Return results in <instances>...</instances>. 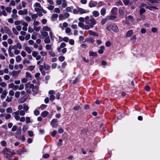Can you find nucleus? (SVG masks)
<instances>
[{
	"label": "nucleus",
	"instance_id": "f257e3e1",
	"mask_svg": "<svg viewBox=\"0 0 160 160\" xmlns=\"http://www.w3.org/2000/svg\"><path fill=\"white\" fill-rule=\"evenodd\" d=\"M28 97L27 95H25L22 98H20L18 101L19 103H22L25 102L27 99Z\"/></svg>",
	"mask_w": 160,
	"mask_h": 160
},
{
	"label": "nucleus",
	"instance_id": "f03ea898",
	"mask_svg": "<svg viewBox=\"0 0 160 160\" xmlns=\"http://www.w3.org/2000/svg\"><path fill=\"white\" fill-rule=\"evenodd\" d=\"M28 11L27 9H24L23 10H20L18 12V13L20 15H26L28 13Z\"/></svg>",
	"mask_w": 160,
	"mask_h": 160
},
{
	"label": "nucleus",
	"instance_id": "7ed1b4c3",
	"mask_svg": "<svg viewBox=\"0 0 160 160\" xmlns=\"http://www.w3.org/2000/svg\"><path fill=\"white\" fill-rule=\"evenodd\" d=\"M133 19V17L131 15H129L126 18V23L128 24L129 23V21H132Z\"/></svg>",
	"mask_w": 160,
	"mask_h": 160
},
{
	"label": "nucleus",
	"instance_id": "20e7f679",
	"mask_svg": "<svg viewBox=\"0 0 160 160\" xmlns=\"http://www.w3.org/2000/svg\"><path fill=\"white\" fill-rule=\"evenodd\" d=\"M34 86V85L33 84H31L30 82H28L25 85V88L31 89Z\"/></svg>",
	"mask_w": 160,
	"mask_h": 160
},
{
	"label": "nucleus",
	"instance_id": "39448f33",
	"mask_svg": "<svg viewBox=\"0 0 160 160\" xmlns=\"http://www.w3.org/2000/svg\"><path fill=\"white\" fill-rule=\"evenodd\" d=\"M112 30L115 32H118V28L117 26L115 24L111 25Z\"/></svg>",
	"mask_w": 160,
	"mask_h": 160
},
{
	"label": "nucleus",
	"instance_id": "423d86ee",
	"mask_svg": "<svg viewBox=\"0 0 160 160\" xmlns=\"http://www.w3.org/2000/svg\"><path fill=\"white\" fill-rule=\"evenodd\" d=\"M58 120L56 119H53L51 122V124L53 127H55L56 126V123L57 122Z\"/></svg>",
	"mask_w": 160,
	"mask_h": 160
},
{
	"label": "nucleus",
	"instance_id": "0eeeda50",
	"mask_svg": "<svg viewBox=\"0 0 160 160\" xmlns=\"http://www.w3.org/2000/svg\"><path fill=\"white\" fill-rule=\"evenodd\" d=\"M118 8L116 7H114L112 9L111 12L113 15H116L118 13Z\"/></svg>",
	"mask_w": 160,
	"mask_h": 160
},
{
	"label": "nucleus",
	"instance_id": "6e6552de",
	"mask_svg": "<svg viewBox=\"0 0 160 160\" xmlns=\"http://www.w3.org/2000/svg\"><path fill=\"white\" fill-rule=\"evenodd\" d=\"M108 20H113L117 18V16H115L110 15L106 17Z\"/></svg>",
	"mask_w": 160,
	"mask_h": 160
},
{
	"label": "nucleus",
	"instance_id": "1a4fd4ad",
	"mask_svg": "<svg viewBox=\"0 0 160 160\" xmlns=\"http://www.w3.org/2000/svg\"><path fill=\"white\" fill-rule=\"evenodd\" d=\"M2 152H3L4 154H7V153H8V152H9L10 153H11V150L7 148H5L4 149Z\"/></svg>",
	"mask_w": 160,
	"mask_h": 160
},
{
	"label": "nucleus",
	"instance_id": "9d476101",
	"mask_svg": "<svg viewBox=\"0 0 160 160\" xmlns=\"http://www.w3.org/2000/svg\"><path fill=\"white\" fill-rule=\"evenodd\" d=\"M89 34L90 35L95 37H98V34L96 32H94L92 30H89L88 31Z\"/></svg>",
	"mask_w": 160,
	"mask_h": 160
},
{
	"label": "nucleus",
	"instance_id": "9b49d317",
	"mask_svg": "<svg viewBox=\"0 0 160 160\" xmlns=\"http://www.w3.org/2000/svg\"><path fill=\"white\" fill-rule=\"evenodd\" d=\"M38 89V86H35L32 88V91L35 93H37Z\"/></svg>",
	"mask_w": 160,
	"mask_h": 160
},
{
	"label": "nucleus",
	"instance_id": "f8f14e48",
	"mask_svg": "<svg viewBox=\"0 0 160 160\" xmlns=\"http://www.w3.org/2000/svg\"><path fill=\"white\" fill-rule=\"evenodd\" d=\"M89 54L90 56L97 57V54L96 52L91 51H89Z\"/></svg>",
	"mask_w": 160,
	"mask_h": 160
},
{
	"label": "nucleus",
	"instance_id": "ddd939ff",
	"mask_svg": "<svg viewBox=\"0 0 160 160\" xmlns=\"http://www.w3.org/2000/svg\"><path fill=\"white\" fill-rule=\"evenodd\" d=\"M133 33V31L132 30L128 31L126 33V36L127 37H130L131 36Z\"/></svg>",
	"mask_w": 160,
	"mask_h": 160
},
{
	"label": "nucleus",
	"instance_id": "4468645a",
	"mask_svg": "<svg viewBox=\"0 0 160 160\" xmlns=\"http://www.w3.org/2000/svg\"><path fill=\"white\" fill-rule=\"evenodd\" d=\"M100 49H99L98 52L99 54H102L103 52V50L104 49L105 47L103 46H101L100 47Z\"/></svg>",
	"mask_w": 160,
	"mask_h": 160
},
{
	"label": "nucleus",
	"instance_id": "2eb2a0df",
	"mask_svg": "<svg viewBox=\"0 0 160 160\" xmlns=\"http://www.w3.org/2000/svg\"><path fill=\"white\" fill-rule=\"evenodd\" d=\"M8 93V92L6 90H4L2 92V95L1 96V98L4 99L6 97Z\"/></svg>",
	"mask_w": 160,
	"mask_h": 160
},
{
	"label": "nucleus",
	"instance_id": "dca6fc26",
	"mask_svg": "<svg viewBox=\"0 0 160 160\" xmlns=\"http://www.w3.org/2000/svg\"><path fill=\"white\" fill-rule=\"evenodd\" d=\"M51 41L49 36L45 37L44 39V42L45 43H49Z\"/></svg>",
	"mask_w": 160,
	"mask_h": 160
},
{
	"label": "nucleus",
	"instance_id": "f3484780",
	"mask_svg": "<svg viewBox=\"0 0 160 160\" xmlns=\"http://www.w3.org/2000/svg\"><path fill=\"white\" fill-rule=\"evenodd\" d=\"M49 114V112L48 111H44L42 112L41 115L44 118L47 117Z\"/></svg>",
	"mask_w": 160,
	"mask_h": 160
},
{
	"label": "nucleus",
	"instance_id": "a211bd4d",
	"mask_svg": "<svg viewBox=\"0 0 160 160\" xmlns=\"http://www.w3.org/2000/svg\"><path fill=\"white\" fill-rule=\"evenodd\" d=\"M78 12H79L81 14H83L86 13V12L85 10L80 8H78Z\"/></svg>",
	"mask_w": 160,
	"mask_h": 160
},
{
	"label": "nucleus",
	"instance_id": "6ab92c4d",
	"mask_svg": "<svg viewBox=\"0 0 160 160\" xmlns=\"http://www.w3.org/2000/svg\"><path fill=\"white\" fill-rule=\"evenodd\" d=\"M106 10L105 8H102L100 11L101 14L102 16H104L106 14Z\"/></svg>",
	"mask_w": 160,
	"mask_h": 160
},
{
	"label": "nucleus",
	"instance_id": "aec40b11",
	"mask_svg": "<svg viewBox=\"0 0 160 160\" xmlns=\"http://www.w3.org/2000/svg\"><path fill=\"white\" fill-rule=\"evenodd\" d=\"M41 35L44 37H46L48 36V33L46 31H43L41 32Z\"/></svg>",
	"mask_w": 160,
	"mask_h": 160
},
{
	"label": "nucleus",
	"instance_id": "412c9836",
	"mask_svg": "<svg viewBox=\"0 0 160 160\" xmlns=\"http://www.w3.org/2000/svg\"><path fill=\"white\" fill-rule=\"evenodd\" d=\"M91 18L90 20L92 24L93 25H95L96 23V20L92 17V16L91 17Z\"/></svg>",
	"mask_w": 160,
	"mask_h": 160
},
{
	"label": "nucleus",
	"instance_id": "4be33fe9",
	"mask_svg": "<svg viewBox=\"0 0 160 160\" xmlns=\"http://www.w3.org/2000/svg\"><path fill=\"white\" fill-rule=\"evenodd\" d=\"M94 40L92 38H87L85 40V42H90L92 43H93L94 42Z\"/></svg>",
	"mask_w": 160,
	"mask_h": 160
},
{
	"label": "nucleus",
	"instance_id": "5701e85b",
	"mask_svg": "<svg viewBox=\"0 0 160 160\" xmlns=\"http://www.w3.org/2000/svg\"><path fill=\"white\" fill-rule=\"evenodd\" d=\"M92 14L93 16L95 17H98L99 15V12L97 11H93L92 12Z\"/></svg>",
	"mask_w": 160,
	"mask_h": 160
},
{
	"label": "nucleus",
	"instance_id": "b1692460",
	"mask_svg": "<svg viewBox=\"0 0 160 160\" xmlns=\"http://www.w3.org/2000/svg\"><path fill=\"white\" fill-rule=\"evenodd\" d=\"M147 1H149L151 3H160V0H147Z\"/></svg>",
	"mask_w": 160,
	"mask_h": 160
},
{
	"label": "nucleus",
	"instance_id": "393cba45",
	"mask_svg": "<svg viewBox=\"0 0 160 160\" xmlns=\"http://www.w3.org/2000/svg\"><path fill=\"white\" fill-rule=\"evenodd\" d=\"M146 12L145 10L142 8H140L139 10V14L140 15H142L143 13H144Z\"/></svg>",
	"mask_w": 160,
	"mask_h": 160
},
{
	"label": "nucleus",
	"instance_id": "a878e982",
	"mask_svg": "<svg viewBox=\"0 0 160 160\" xmlns=\"http://www.w3.org/2000/svg\"><path fill=\"white\" fill-rule=\"evenodd\" d=\"M4 28H5L6 31V33L9 35L11 34L12 33V32L11 30L8 28L7 27L5 26Z\"/></svg>",
	"mask_w": 160,
	"mask_h": 160
},
{
	"label": "nucleus",
	"instance_id": "bb28decb",
	"mask_svg": "<svg viewBox=\"0 0 160 160\" xmlns=\"http://www.w3.org/2000/svg\"><path fill=\"white\" fill-rule=\"evenodd\" d=\"M15 114V115L14 116V118L17 121H18L20 120V117L18 115V113L17 112H14Z\"/></svg>",
	"mask_w": 160,
	"mask_h": 160
},
{
	"label": "nucleus",
	"instance_id": "cd10ccee",
	"mask_svg": "<svg viewBox=\"0 0 160 160\" xmlns=\"http://www.w3.org/2000/svg\"><path fill=\"white\" fill-rule=\"evenodd\" d=\"M48 53L52 57H54L55 56V53L54 52L52 51V49L48 52Z\"/></svg>",
	"mask_w": 160,
	"mask_h": 160
},
{
	"label": "nucleus",
	"instance_id": "c85d7f7f",
	"mask_svg": "<svg viewBox=\"0 0 160 160\" xmlns=\"http://www.w3.org/2000/svg\"><path fill=\"white\" fill-rule=\"evenodd\" d=\"M88 6L90 8H92L95 6V5L92 2V1L91 0L88 4Z\"/></svg>",
	"mask_w": 160,
	"mask_h": 160
},
{
	"label": "nucleus",
	"instance_id": "c756f323",
	"mask_svg": "<svg viewBox=\"0 0 160 160\" xmlns=\"http://www.w3.org/2000/svg\"><path fill=\"white\" fill-rule=\"evenodd\" d=\"M58 15L57 14H53L52 16V20L53 21H54L55 20V19L58 18Z\"/></svg>",
	"mask_w": 160,
	"mask_h": 160
},
{
	"label": "nucleus",
	"instance_id": "7c9ffc66",
	"mask_svg": "<svg viewBox=\"0 0 160 160\" xmlns=\"http://www.w3.org/2000/svg\"><path fill=\"white\" fill-rule=\"evenodd\" d=\"M34 7L35 8H42L40 3L38 2L35 3L34 5Z\"/></svg>",
	"mask_w": 160,
	"mask_h": 160
},
{
	"label": "nucleus",
	"instance_id": "2f4dec72",
	"mask_svg": "<svg viewBox=\"0 0 160 160\" xmlns=\"http://www.w3.org/2000/svg\"><path fill=\"white\" fill-rule=\"evenodd\" d=\"M4 157L9 160L11 159V155L8 153H7V154H4Z\"/></svg>",
	"mask_w": 160,
	"mask_h": 160
},
{
	"label": "nucleus",
	"instance_id": "473e14b6",
	"mask_svg": "<svg viewBox=\"0 0 160 160\" xmlns=\"http://www.w3.org/2000/svg\"><path fill=\"white\" fill-rule=\"evenodd\" d=\"M25 50L29 53L30 54L31 53L32 51L31 49L28 46H27L25 48Z\"/></svg>",
	"mask_w": 160,
	"mask_h": 160
},
{
	"label": "nucleus",
	"instance_id": "72a5a7b5",
	"mask_svg": "<svg viewBox=\"0 0 160 160\" xmlns=\"http://www.w3.org/2000/svg\"><path fill=\"white\" fill-rule=\"evenodd\" d=\"M43 29L45 31H49L51 30V29L48 26H45L43 27Z\"/></svg>",
	"mask_w": 160,
	"mask_h": 160
},
{
	"label": "nucleus",
	"instance_id": "f704fd0d",
	"mask_svg": "<svg viewBox=\"0 0 160 160\" xmlns=\"http://www.w3.org/2000/svg\"><path fill=\"white\" fill-rule=\"evenodd\" d=\"M78 26L79 27L83 29H84L85 26L84 24L82 22H79L78 23Z\"/></svg>",
	"mask_w": 160,
	"mask_h": 160
},
{
	"label": "nucleus",
	"instance_id": "c9c22d12",
	"mask_svg": "<svg viewBox=\"0 0 160 160\" xmlns=\"http://www.w3.org/2000/svg\"><path fill=\"white\" fill-rule=\"evenodd\" d=\"M14 47H15L17 48H19L21 49L22 48V46L21 44L19 43H17L16 45L14 46Z\"/></svg>",
	"mask_w": 160,
	"mask_h": 160
},
{
	"label": "nucleus",
	"instance_id": "e433bc0d",
	"mask_svg": "<svg viewBox=\"0 0 160 160\" xmlns=\"http://www.w3.org/2000/svg\"><path fill=\"white\" fill-rule=\"evenodd\" d=\"M11 74H12L13 77L15 76L17 77L18 76L17 73V72H16V71H15L14 70L12 72Z\"/></svg>",
	"mask_w": 160,
	"mask_h": 160
},
{
	"label": "nucleus",
	"instance_id": "4c0bfd02",
	"mask_svg": "<svg viewBox=\"0 0 160 160\" xmlns=\"http://www.w3.org/2000/svg\"><path fill=\"white\" fill-rule=\"evenodd\" d=\"M21 58L20 56L18 55L16 56V62H19L21 61Z\"/></svg>",
	"mask_w": 160,
	"mask_h": 160
},
{
	"label": "nucleus",
	"instance_id": "58836bf2",
	"mask_svg": "<svg viewBox=\"0 0 160 160\" xmlns=\"http://www.w3.org/2000/svg\"><path fill=\"white\" fill-rule=\"evenodd\" d=\"M12 98H13L12 97H9L8 96H7L6 101L8 102H11L12 101Z\"/></svg>",
	"mask_w": 160,
	"mask_h": 160
},
{
	"label": "nucleus",
	"instance_id": "ea45409f",
	"mask_svg": "<svg viewBox=\"0 0 160 160\" xmlns=\"http://www.w3.org/2000/svg\"><path fill=\"white\" fill-rule=\"evenodd\" d=\"M32 77L31 74L29 72H26V77L27 78H31Z\"/></svg>",
	"mask_w": 160,
	"mask_h": 160
},
{
	"label": "nucleus",
	"instance_id": "a19ab883",
	"mask_svg": "<svg viewBox=\"0 0 160 160\" xmlns=\"http://www.w3.org/2000/svg\"><path fill=\"white\" fill-rule=\"evenodd\" d=\"M6 111L7 113H11L12 112V109L10 107L8 108Z\"/></svg>",
	"mask_w": 160,
	"mask_h": 160
},
{
	"label": "nucleus",
	"instance_id": "79ce46f5",
	"mask_svg": "<svg viewBox=\"0 0 160 160\" xmlns=\"http://www.w3.org/2000/svg\"><path fill=\"white\" fill-rule=\"evenodd\" d=\"M108 20V19H107V18L106 17V18H104L101 21V23L102 25H103L104 24L105 22H106Z\"/></svg>",
	"mask_w": 160,
	"mask_h": 160
},
{
	"label": "nucleus",
	"instance_id": "37998d69",
	"mask_svg": "<svg viewBox=\"0 0 160 160\" xmlns=\"http://www.w3.org/2000/svg\"><path fill=\"white\" fill-rule=\"evenodd\" d=\"M137 38L136 36V35H134L132 37H131L130 38V40L131 41H132L133 42H135Z\"/></svg>",
	"mask_w": 160,
	"mask_h": 160
},
{
	"label": "nucleus",
	"instance_id": "c03bdc74",
	"mask_svg": "<svg viewBox=\"0 0 160 160\" xmlns=\"http://www.w3.org/2000/svg\"><path fill=\"white\" fill-rule=\"evenodd\" d=\"M41 28L40 27H37L36 26H34V29L36 32H38Z\"/></svg>",
	"mask_w": 160,
	"mask_h": 160
},
{
	"label": "nucleus",
	"instance_id": "a18cd8bd",
	"mask_svg": "<svg viewBox=\"0 0 160 160\" xmlns=\"http://www.w3.org/2000/svg\"><path fill=\"white\" fill-rule=\"evenodd\" d=\"M21 24L24 26H28V23L24 22V21L23 20H21Z\"/></svg>",
	"mask_w": 160,
	"mask_h": 160
},
{
	"label": "nucleus",
	"instance_id": "49530a36",
	"mask_svg": "<svg viewBox=\"0 0 160 160\" xmlns=\"http://www.w3.org/2000/svg\"><path fill=\"white\" fill-rule=\"evenodd\" d=\"M65 59V57L64 56H60L58 58V60L61 62L63 61Z\"/></svg>",
	"mask_w": 160,
	"mask_h": 160
},
{
	"label": "nucleus",
	"instance_id": "de8ad7c7",
	"mask_svg": "<svg viewBox=\"0 0 160 160\" xmlns=\"http://www.w3.org/2000/svg\"><path fill=\"white\" fill-rule=\"evenodd\" d=\"M38 54V53L36 51H33L32 52V55L34 57H36Z\"/></svg>",
	"mask_w": 160,
	"mask_h": 160
},
{
	"label": "nucleus",
	"instance_id": "09e8293b",
	"mask_svg": "<svg viewBox=\"0 0 160 160\" xmlns=\"http://www.w3.org/2000/svg\"><path fill=\"white\" fill-rule=\"evenodd\" d=\"M49 35L52 40L54 39V36L53 35V33L51 31H50L49 32Z\"/></svg>",
	"mask_w": 160,
	"mask_h": 160
},
{
	"label": "nucleus",
	"instance_id": "8fccbe9b",
	"mask_svg": "<svg viewBox=\"0 0 160 160\" xmlns=\"http://www.w3.org/2000/svg\"><path fill=\"white\" fill-rule=\"evenodd\" d=\"M12 31L13 32V33L15 35H18V32L16 30V28H12Z\"/></svg>",
	"mask_w": 160,
	"mask_h": 160
},
{
	"label": "nucleus",
	"instance_id": "3c124183",
	"mask_svg": "<svg viewBox=\"0 0 160 160\" xmlns=\"http://www.w3.org/2000/svg\"><path fill=\"white\" fill-rule=\"evenodd\" d=\"M47 105H44L43 104H42L41 105L40 107V108L42 110H43L46 108L47 107Z\"/></svg>",
	"mask_w": 160,
	"mask_h": 160
},
{
	"label": "nucleus",
	"instance_id": "603ef678",
	"mask_svg": "<svg viewBox=\"0 0 160 160\" xmlns=\"http://www.w3.org/2000/svg\"><path fill=\"white\" fill-rule=\"evenodd\" d=\"M44 68L46 70H48L50 68V66L48 65H44Z\"/></svg>",
	"mask_w": 160,
	"mask_h": 160
},
{
	"label": "nucleus",
	"instance_id": "864d4df0",
	"mask_svg": "<svg viewBox=\"0 0 160 160\" xmlns=\"http://www.w3.org/2000/svg\"><path fill=\"white\" fill-rule=\"evenodd\" d=\"M34 113L35 115L37 116L39 114L40 112L38 110H36L34 111Z\"/></svg>",
	"mask_w": 160,
	"mask_h": 160
},
{
	"label": "nucleus",
	"instance_id": "5fc2aeb1",
	"mask_svg": "<svg viewBox=\"0 0 160 160\" xmlns=\"http://www.w3.org/2000/svg\"><path fill=\"white\" fill-rule=\"evenodd\" d=\"M34 68L35 66H30L28 67V69L30 71H32Z\"/></svg>",
	"mask_w": 160,
	"mask_h": 160
},
{
	"label": "nucleus",
	"instance_id": "6e6d98bb",
	"mask_svg": "<svg viewBox=\"0 0 160 160\" xmlns=\"http://www.w3.org/2000/svg\"><path fill=\"white\" fill-rule=\"evenodd\" d=\"M38 17V15L37 14H34L31 15V17L32 19H36Z\"/></svg>",
	"mask_w": 160,
	"mask_h": 160
},
{
	"label": "nucleus",
	"instance_id": "4d7b16f0",
	"mask_svg": "<svg viewBox=\"0 0 160 160\" xmlns=\"http://www.w3.org/2000/svg\"><path fill=\"white\" fill-rule=\"evenodd\" d=\"M25 20L28 22H29L31 21V19L30 17L29 16H26L25 17Z\"/></svg>",
	"mask_w": 160,
	"mask_h": 160
},
{
	"label": "nucleus",
	"instance_id": "13d9d810",
	"mask_svg": "<svg viewBox=\"0 0 160 160\" xmlns=\"http://www.w3.org/2000/svg\"><path fill=\"white\" fill-rule=\"evenodd\" d=\"M12 8L10 7H7L6 8V10L8 12H11Z\"/></svg>",
	"mask_w": 160,
	"mask_h": 160
},
{
	"label": "nucleus",
	"instance_id": "bf43d9fd",
	"mask_svg": "<svg viewBox=\"0 0 160 160\" xmlns=\"http://www.w3.org/2000/svg\"><path fill=\"white\" fill-rule=\"evenodd\" d=\"M40 54L42 56H44L46 55L47 54V52L42 51L40 52Z\"/></svg>",
	"mask_w": 160,
	"mask_h": 160
},
{
	"label": "nucleus",
	"instance_id": "052dcab7",
	"mask_svg": "<svg viewBox=\"0 0 160 160\" xmlns=\"http://www.w3.org/2000/svg\"><path fill=\"white\" fill-rule=\"evenodd\" d=\"M1 145L2 146L4 147L6 145V142L5 140H3L1 142Z\"/></svg>",
	"mask_w": 160,
	"mask_h": 160
},
{
	"label": "nucleus",
	"instance_id": "680f3d73",
	"mask_svg": "<svg viewBox=\"0 0 160 160\" xmlns=\"http://www.w3.org/2000/svg\"><path fill=\"white\" fill-rule=\"evenodd\" d=\"M20 93L19 92L17 91L15 93V97L16 98H18L19 97Z\"/></svg>",
	"mask_w": 160,
	"mask_h": 160
},
{
	"label": "nucleus",
	"instance_id": "e2e57ef3",
	"mask_svg": "<svg viewBox=\"0 0 160 160\" xmlns=\"http://www.w3.org/2000/svg\"><path fill=\"white\" fill-rule=\"evenodd\" d=\"M123 2L125 5H128V4L129 1V0H122Z\"/></svg>",
	"mask_w": 160,
	"mask_h": 160
},
{
	"label": "nucleus",
	"instance_id": "0e129e2a",
	"mask_svg": "<svg viewBox=\"0 0 160 160\" xmlns=\"http://www.w3.org/2000/svg\"><path fill=\"white\" fill-rule=\"evenodd\" d=\"M11 117V115L10 114H7L5 116V118L6 120L8 119Z\"/></svg>",
	"mask_w": 160,
	"mask_h": 160
},
{
	"label": "nucleus",
	"instance_id": "69168bd1",
	"mask_svg": "<svg viewBox=\"0 0 160 160\" xmlns=\"http://www.w3.org/2000/svg\"><path fill=\"white\" fill-rule=\"evenodd\" d=\"M28 127L27 125H24L22 128V130L23 132H25L28 129Z\"/></svg>",
	"mask_w": 160,
	"mask_h": 160
},
{
	"label": "nucleus",
	"instance_id": "338daca9",
	"mask_svg": "<svg viewBox=\"0 0 160 160\" xmlns=\"http://www.w3.org/2000/svg\"><path fill=\"white\" fill-rule=\"evenodd\" d=\"M0 85L3 87H5L7 86L6 83L4 82H2L0 83Z\"/></svg>",
	"mask_w": 160,
	"mask_h": 160
},
{
	"label": "nucleus",
	"instance_id": "774afa93",
	"mask_svg": "<svg viewBox=\"0 0 160 160\" xmlns=\"http://www.w3.org/2000/svg\"><path fill=\"white\" fill-rule=\"evenodd\" d=\"M51 47H52L50 44H47L46 45V48L47 50H50Z\"/></svg>",
	"mask_w": 160,
	"mask_h": 160
}]
</instances>
